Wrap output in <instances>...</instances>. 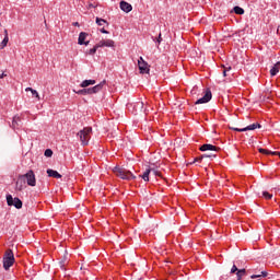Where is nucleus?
I'll return each mask as SVG.
<instances>
[{
    "mask_svg": "<svg viewBox=\"0 0 280 280\" xmlns=\"http://www.w3.org/2000/svg\"><path fill=\"white\" fill-rule=\"evenodd\" d=\"M114 173L116 176H118V178H121L122 180H135V178H137L132 172L118 166L114 167Z\"/></svg>",
    "mask_w": 280,
    "mask_h": 280,
    "instance_id": "f257e3e1",
    "label": "nucleus"
},
{
    "mask_svg": "<svg viewBox=\"0 0 280 280\" xmlns=\"http://www.w3.org/2000/svg\"><path fill=\"white\" fill-rule=\"evenodd\" d=\"M12 266H14V252L7 249L3 256V268L4 270H10Z\"/></svg>",
    "mask_w": 280,
    "mask_h": 280,
    "instance_id": "f03ea898",
    "label": "nucleus"
},
{
    "mask_svg": "<svg viewBox=\"0 0 280 280\" xmlns=\"http://www.w3.org/2000/svg\"><path fill=\"white\" fill-rule=\"evenodd\" d=\"M91 132H93V128L86 127L78 132V137H80V141L82 145H89V139H91Z\"/></svg>",
    "mask_w": 280,
    "mask_h": 280,
    "instance_id": "7ed1b4c3",
    "label": "nucleus"
},
{
    "mask_svg": "<svg viewBox=\"0 0 280 280\" xmlns=\"http://www.w3.org/2000/svg\"><path fill=\"white\" fill-rule=\"evenodd\" d=\"M8 207H15V209H23V201L19 197L13 198L12 195H7Z\"/></svg>",
    "mask_w": 280,
    "mask_h": 280,
    "instance_id": "20e7f679",
    "label": "nucleus"
},
{
    "mask_svg": "<svg viewBox=\"0 0 280 280\" xmlns=\"http://www.w3.org/2000/svg\"><path fill=\"white\" fill-rule=\"evenodd\" d=\"M24 176V180L27 183L28 187H36V175L34 171L30 170Z\"/></svg>",
    "mask_w": 280,
    "mask_h": 280,
    "instance_id": "39448f33",
    "label": "nucleus"
},
{
    "mask_svg": "<svg viewBox=\"0 0 280 280\" xmlns=\"http://www.w3.org/2000/svg\"><path fill=\"white\" fill-rule=\"evenodd\" d=\"M211 97H213V95L211 94V90L207 89L205 95L201 98L197 100L195 104H208V102H211Z\"/></svg>",
    "mask_w": 280,
    "mask_h": 280,
    "instance_id": "423d86ee",
    "label": "nucleus"
},
{
    "mask_svg": "<svg viewBox=\"0 0 280 280\" xmlns=\"http://www.w3.org/2000/svg\"><path fill=\"white\" fill-rule=\"evenodd\" d=\"M138 67L140 73H150V66L145 60H143V57H140V59L138 60Z\"/></svg>",
    "mask_w": 280,
    "mask_h": 280,
    "instance_id": "0eeeda50",
    "label": "nucleus"
},
{
    "mask_svg": "<svg viewBox=\"0 0 280 280\" xmlns=\"http://www.w3.org/2000/svg\"><path fill=\"white\" fill-rule=\"evenodd\" d=\"M25 176L19 175L16 184H15V189L18 191H23V189H25Z\"/></svg>",
    "mask_w": 280,
    "mask_h": 280,
    "instance_id": "6e6552de",
    "label": "nucleus"
},
{
    "mask_svg": "<svg viewBox=\"0 0 280 280\" xmlns=\"http://www.w3.org/2000/svg\"><path fill=\"white\" fill-rule=\"evenodd\" d=\"M200 152H207V151H210V152H218V150H220V148L213 145V144H202L200 148H199Z\"/></svg>",
    "mask_w": 280,
    "mask_h": 280,
    "instance_id": "1a4fd4ad",
    "label": "nucleus"
},
{
    "mask_svg": "<svg viewBox=\"0 0 280 280\" xmlns=\"http://www.w3.org/2000/svg\"><path fill=\"white\" fill-rule=\"evenodd\" d=\"M86 36H89V33L81 32L79 34L78 45H85V47H88L90 42L86 40Z\"/></svg>",
    "mask_w": 280,
    "mask_h": 280,
    "instance_id": "9d476101",
    "label": "nucleus"
},
{
    "mask_svg": "<svg viewBox=\"0 0 280 280\" xmlns=\"http://www.w3.org/2000/svg\"><path fill=\"white\" fill-rule=\"evenodd\" d=\"M104 84H106V81H102L97 85L90 88L91 95H95V93H100V91H102V89H104Z\"/></svg>",
    "mask_w": 280,
    "mask_h": 280,
    "instance_id": "9b49d317",
    "label": "nucleus"
},
{
    "mask_svg": "<svg viewBox=\"0 0 280 280\" xmlns=\"http://www.w3.org/2000/svg\"><path fill=\"white\" fill-rule=\"evenodd\" d=\"M120 10H122V12H126V14H128L129 12H132V4L126 1H120Z\"/></svg>",
    "mask_w": 280,
    "mask_h": 280,
    "instance_id": "f8f14e48",
    "label": "nucleus"
},
{
    "mask_svg": "<svg viewBox=\"0 0 280 280\" xmlns=\"http://www.w3.org/2000/svg\"><path fill=\"white\" fill-rule=\"evenodd\" d=\"M145 104L143 103V101H139L133 105V108L136 110H139L140 113H148V108L144 107Z\"/></svg>",
    "mask_w": 280,
    "mask_h": 280,
    "instance_id": "ddd939ff",
    "label": "nucleus"
},
{
    "mask_svg": "<svg viewBox=\"0 0 280 280\" xmlns=\"http://www.w3.org/2000/svg\"><path fill=\"white\" fill-rule=\"evenodd\" d=\"M46 173L48 174V176H49L50 178H62V175H61L60 173H58V171H54V170H51V168H48V170L46 171Z\"/></svg>",
    "mask_w": 280,
    "mask_h": 280,
    "instance_id": "4468645a",
    "label": "nucleus"
},
{
    "mask_svg": "<svg viewBox=\"0 0 280 280\" xmlns=\"http://www.w3.org/2000/svg\"><path fill=\"white\" fill-rule=\"evenodd\" d=\"M9 40H10V37H8V30H4V38L0 44V49L8 47Z\"/></svg>",
    "mask_w": 280,
    "mask_h": 280,
    "instance_id": "2eb2a0df",
    "label": "nucleus"
},
{
    "mask_svg": "<svg viewBox=\"0 0 280 280\" xmlns=\"http://www.w3.org/2000/svg\"><path fill=\"white\" fill-rule=\"evenodd\" d=\"M93 84H96L95 80H84L82 81V83L80 84L81 89H86V86H92Z\"/></svg>",
    "mask_w": 280,
    "mask_h": 280,
    "instance_id": "dca6fc26",
    "label": "nucleus"
},
{
    "mask_svg": "<svg viewBox=\"0 0 280 280\" xmlns=\"http://www.w3.org/2000/svg\"><path fill=\"white\" fill-rule=\"evenodd\" d=\"M19 126H21V117L15 116V117H13L11 127L13 128V130H16V128H19Z\"/></svg>",
    "mask_w": 280,
    "mask_h": 280,
    "instance_id": "f3484780",
    "label": "nucleus"
},
{
    "mask_svg": "<svg viewBox=\"0 0 280 280\" xmlns=\"http://www.w3.org/2000/svg\"><path fill=\"white\" fill-rule=\"evenodd\" d=\"M150 174H152V168H147L145 172L140 175V178H143L145 183L150 180Z\"/></svg>",
    "mask_w": 280,
    "mask_h": 280,
    "instance_id": "a211bd4d",
    "label": "nucleus"
},
{
    "mask_svg": "<svg viewBox=\"0 0 280 280\" xmlns=\"http://www.w3.org/2000/svg\"><path fill=\"white\" fill-rule=\"evenodd\" d=\"M279 65L280 62H277L271 69H270V75L271 78H275L279 73Z\"/></svg>",
    "mask_w": 280,
    "mask_h": 280,
    "instance_id": "6ab92c4d",
    "label": "nucleus"
},
{
    "mask_svg": "<svg viewBox=\"0 0 280 280\" xmlns=\"http://www.w3.org/2000/svg\"><path fill=\"white\" fill-rule=\"evenodd\" d=\"M257 128H261V124L254 122V124L245 127L243 130H246V131H248V130H257Z\"/></svg>",
    "mask_w": 280,
    "mask_h": 280,
    "instance_id": "aec40b11",
    "label": "nucleus"
},
{
    "mask_svg": "<svg viewBox=\"0 0 280 280\" xmlns=\"http://www.w3.org/2000/svg\"><path fill=\"white\" fill-rule=\"evenodd\" d=\"M77 95H91V88H84L75 92Z\"/></svg>",
    "mask_w": 280,
    "mask_h": 280,
    "instance_id": "412c9836",
    "label": "nucleus"
},
{
    "mask_svg": "<svg viewBox=\"0 0 280 280\" xmlns=\"http://www.w3.org/2000/svg\"><path fill=\"white\" fill-rule=\"evenodd\" d=\"M261 277H268V271H261L250 276V279H261Z\"/></svg>",
    "mask_w": 280,
    "mask_h": 280,
    "instance_id": "4be33fe9",
    "label": "nucleus"
},
{
    "mask_svg": "<svg viewBox=\"0 0 280 280\" xmlns=\"http://www.w3.org/2000/svg\"><path fill=\"white\" fill-rule=\"evenodd\" d=\"M245 275H246V269H240V270L236 272V277H237L236 280H242V277H244Z\"/></svg>",
    "mask_w": 280,
    "mask_h": 280,
    "instance_id": "5701e85b",
    "label": "nucleus"
},
{
    "mask_svg": "<svg viewBox=\"0 0 280 280\" xmlns=\"http://www.w3.org/2000/svg\"><path fill=\"white\" fill-rule=\"evenodd\" d=\"M104 24L108 25V22L102 18H96V25L102 26Z\"/></svg>",
    "mask_w": 280,
    "mask_h": 280,
    "instance_id": "b1692460",
    "label": "nucleus"
},
{
    "mask_svg": "<svg viewBox=\"0 0 280 280\" xmlns=\"http://www.w3.org/2000/svg\"><path fill=\"white\" fill-rule=\"evenodd\" d=\"M233 10L235 14H240V15L244 14V9L242 7H234Z\"/></svg>",
    "mask_w": 280,
    "mask_h": 280,
    "instance_id": "393cba45",
    "label": "nucleus"
},
{
    "mask_svg": "<svg viewBox=\"0 0 280 280\" xmlns=\"http://www.w3.org/2000/svg\"><path fill=\"white\" fill-rule=\"evenodd\" d=\"M105 47H115V42L113 39L104 40Z\"/></svg>",
    "mask_w": 280,
    "mask_h": 280,
    "instance_id": "a878e982",
    "label": "nucleus"
},
{
    "mask_svg": "<svg viewBox=\"0 0 280 280\" xmlns=\"http://www.w3.org/2000/svg\"><path fill=\"white\" fill-rule=\"evenodd\" d=\"M258 152L260 153V154H271V156H272V152L273 151H270V150H268V149H261V148H259L258 149Z\"/></svg>",
    "mask_w": 280,
    "mask_h": 280,
    "instance_id": "bb28decb",
    "label": "nucleus"
},
{
    "mask_svg": "<svg viewBox=\"0 0 280 280\" xmlns=\"http://www.w3.org/2000/svg\"><path fill=\"white\" fill-rule=\"evenodd\" d=\"M44 156H47V159H50V156H54V151L51 149H46L44 152Z\"/></svg>",
    "mask_w": 280,
    "mask_h": 280,
    "instance_id": "cd10ccee",
    "label": "nucleus"
},
{
    "mask_svg": "<svg viewBox=\"0 0 280 280\" xmlns=\"http://www.w3.org/2000/svg\"><path fill=\"white\" fill-rule=\"evenodd\" d=\"M262 196L266 198V200H272V194L268 191H262Z\"/></svg>",
    "mask_w": 280,
    "mask_h": 280,
    "instance_id": "c85d7f7f",
    "label": "nucleus"
},
{
    "mask_svg": "<svg viewBox=\"0 0 280 280\" xmlns=\"http://www.w3.org/2000/svg\"><path fill=\"white\" fill-rule=\"evenodd\" d=\"M151 174H153V176H159L160 178L162 176L159 168H151Z\"/></svg>",
    "mask_w": 280,
    "mask_h": 280,
    "instance_id": "c756f323",
    "label": "nucleus"
},
{
    "mask_svg": "<svg viewBox=\"0 0 280 280\" xmlns=\"http://www.w3.org/2000/svg\"><path fill=\"white\" fill-rule=\"evenodd\" d=\"M215 154H202L200 159H215Z\"/></svg>",
    "mask_w": 280,
    "mask_h": 280,
    "instance_id": "7c9ffc66",
    "label": "nucleus"
},
{
    "mask_svg": "<svg viewBox=\"0 0 280 280\" xmlns=\"http://www.w3.org/2000/svg\"><path fill=\"white\" fill-rule=\"evenodd\" d=\"M96 52H97V47L96 46H94L92 49L89 50L90 56H95Z\"/></svg>",
    "mask_w": 280,
    "mask_h": 280,
    "instance_id": "2f4dec72",
    "label": "nucleus"
},
{
    "mask_svg": "<svg viewBox=\"0 0 280 280\" xmlns=\"http://www.w3.org/2000/svg\"><path fill=\"white\" fill-rule=\"evenodd\" d=\"M33 97H36V100H40V95L38 94V91L32 90Z\"/></svg>",
    "mask_w": 280,
    "mask_h": 280,
    "instance_id": "473e14b6",
    "label": "nucleus"
},
{
    "mask_svg": "<svg viewBox=\"0 0 280 280\" xmlns=\"http://www.w3.org/2000/svg\"><path fill=\"white\" fill-rule=\"evenodd\" d=\"M240 269L237 268V266L233 265L232 268H231V271L230 273L231 275H235V272H237Z\"/></svg>",
    "mask_w": 280,
    "mask_h": 280,
    "instance_id": "72a5a7b5",
    "label": "nucleus"
},
{
    "mask_svg": "<svg viewBox=\"0 0 280 280\" xmlns=\"http://www.w3.org/2000/svg\"><path fill=\"white\" fill-rule=\"evenodd\" d=\"M95 47H96V49H100V47H105L104 40L98 42V43L95 45Z\"/></svg>",
    "mask_w": 280,
    "mask_h": 280,
    "instance_id": "f704fd0d",
    "label": "nucleus"
},
{
    "mask_svg": "<svg viewBox=\"0 0 280 280\" xmlns=\"http://www.w3.org/2000/svg\"><path fill=\"white\" fill-rule=\"evenodd\" d=\"M162 42H163V37H161V33H160L156 38V43H158V45H161Z\"/></svg>",
    "mask_w": 280,
    "mask_h": 280,
    "instance_id": "c9c22d12",
    "label": "nucleus"
},
{
    "mask_svg": "<svg viewBox=\"0 0 280 280\" xmlns=\"http://www.w3.org/2000/svg\"><path fill=\"white\" fill-rule=\"evenodd\" d=\"M232 130H235V132H246V130H244V128H231Z\"/></svg>",
    "mask_w": 280,
    "mask_h": 280,
    "instance_id": "e433bc0d",
    "label": "nucleus"
},
{
    "mask_svg": "<svg viewBox=\"0 0 280 280\" xmlns=\"http://www.w3.org/2000/svg\"><path fill=\"white\" fill-rule=\"evenodd\" d=\"M59 266H60L61 270H65V266H66L65 260L59 261Z\"/></svg>",
    "mask_w": 280,
    "mask_h": 280,
    "instance_id": "4c0bfd02",
    "label": "nucleus"
},
{
    "mask_svg": "<svg viewBox=\"0 0 280 280\" xmlns=\"http://www.w3.org/2000/svg\"><path fill=\"white\" fill-rule=\"evenodd\" d=\"M101 34H108V31H106L105 28H101Z\"/></svg>",
    "mask_w": 280,
    "mask_h": 280,
    "instance_id": "58836bf2",
    "label": "nucleus"
},
{
    "mask_svg": "<svg viewBox=\"0 0 280 280\" xmlns=\"http://www.w3.org/2000/svg\"><path fill=\"white\" fill-rule=\"evenodd\" d=\"M228 73H229L228 70L223 69V75H224V78H226V77L229 75Z\"/></svg>",
    "mask_w": 280,
    "mask_h": 280,
    "instance_id": "ea45409f",
    "label": "nucleus"
},
{
    "mask_svg": "<svg viewBox=\"0 0 280 280\" xmlns=\"http://www.w3.org/2000/svg\"><path fill=\"white\" fill-rule=\"evenodd\" d=\"M198 161L200 162V161H202V159H200V156H199V158H196V159L194 160V163H198Z\"/></svg>",
    "mask_w": 280,
    "mask_h": 280,
    "instance_id": "a19ab883",
    "label": "nucleus"
},
{
    "mask_svg": "<svg viewBox=\"0 0 280 280\" xmlns=\"http://www.w3.org/2000/svg\"><path fill=\"white\" fill-rule=\"evenodd\" d=\"M73 26H74V27H80V23H79V22H74V23H73Z\"/></svg>",
    "mask_w": 280,
    "mask_h": 280,
    "instance_id": "79ce46f5",
    "label": "nucleus"
},
{
    "mask_svg": "<svg viewBox=\"0 0 280 280\" xmlns=\"http://www.w3.org/2000/svg\"><path fill=\"white\" fill-rule=\"evenodd\" d=\"M231 69H232L231 66L224 68V70L228 71V73L229 71H231Z\"/></svg>",
    "mask_w": 280,
    "mask_h": 280,
    "instance_id": "37998d69",
    "label": "nucleus"
},
{
    "mask_svg": "<svg viewBox=\"0 0 280 280\" xmlns=\"http://www.w3.org/2000/svg\"><path fill=\"white\" fill-rule=\"evenodd\" d=\"M5 75H7L5 73H1L0 74V80H2V78H5Z\"/></svg>",
    "mask_w": 280,
    "mask_h": 280,
    "instance_id": "c03bdc74",
    "label": "nucleus"
},
{
    "mask_svg": "<svg viewBox=\"0 0 280 280\" xmlns=\"http://www.w3.org/2000/svg\"><path fill=\"white\" fill-rule=\"evenodd\" d=\"M25 91H26V92H27V91H31V93H32V91H34V89H32V88H26Z\"/></svg>",
    "mask_w": 280,
    "mask_h": 280,
    "instance_id": "a18cd8bd",
    "label": "nucleus"
},
{
    "mask_svg": "<svg viewBox=\"0 0 280 280\" xmlns=\"http://www.w3.org/2000/svg\"><path fill=\"white\" fill-rule=\"evenodd\" d=\"M90 8H95L93 4H90Z\"/></svg>",
    "mask_w": 280,
    "mask_h": 280,
    "instance_id": "49530a36",
    "label": "nucleus"
}]
</instances>
